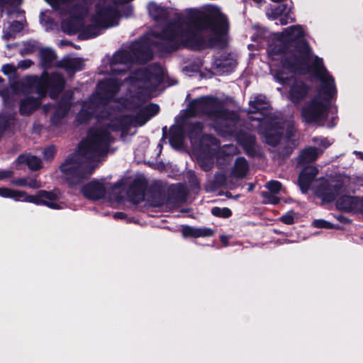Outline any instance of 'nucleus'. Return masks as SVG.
I'll list each match as a JSON object with an SVG mask.
<instances>
[{
    "instance_id": "1",
    "label": "nucleus",
    "mask_w": 363,
    "mask_h": 363,
    "mask_svg": "<svg viewBox=\"0 0 363 363\" xmlns=\"http://www.w3.org/2000/svg\"><path fill=\"white\" fill-rule=\"evenodd\" d=\"M186 19L191 26L181 33L184 47L194 51L227 47L223 37L228 33L229 23L218 8L212 6L207 11L191 9Z\"/></svg>"
},
{
    "instance_id": "2",
    "label": "nucleus",
    "mask_w": 363,
    "mask_h": 363,
    "mask_svg": "<svg viewBox=\"0 0 363 363\" xmlns=\"http://www.w3.org/2000/svg\"><path fill=\"white\" fill-rule=\"evenodd\" d=\"M113 140L108 130L99 129L79 143L77 152L69 154L59 167L69 188L74 189L89 179L95 170L94 164L84 163L83 160L106 155Z\"/></svg>"
},
{
    "instance_id": "3",
    "label": "nucleus",
    "mask_w": 363,
    "mask_h": 363,
    "mask_svg": "<svg viewBox=\"0 0 363 363\" xmlns=\"http://www.w3.org/2000/svg\"><path fill=\"white\" fill-rule=\"evenodd\" d=\"M283 34L286 39L281 38L270 44L267 52L273 60L275 56L284 55L281 66L291 72L308 59L309 43L304 38L305 32L301 25L289 26Z\"/></svg>"
},
{
    "instance_id": "4",
    "label": "nucleus",
    "mask_w": 363,
    "mask_h": 363,
    "mask_svg": "<svg viewBox=\"0 0 363 363\" xmlns=\"http://www.w3.org/2000/svg\"><path fill=\"white\" fill-rule=\"evenodd\" d=\"M337 89L332 86H320L318 95L313 97L301 108L302 121L307 124L324 121L328 117L332 100L336 96Z\"/></svg>"
},
{
    "instance_id": "5",
    "label": "nucleus",
    "mask_w": 363,
    "mask_h": 363,
    "mask_svg": "<svg viewBox=\"0 0 363 363\" xmlns=\"http://www.w3.org/2000/svg\"><path fill=\"white\" fill-rule=\"evenodd\" d=\"M65 84V79L61 74L58 72L49 74L47 71H43L40 78L36 76H28L26 82L21 83V86L23 90L35 86V92L40 96L44 97L48 94L52 99H56L64 90Z\"/></svg>"
},
{
    "instance_id": "6",
    "label": "nucleus",
    "mask_w": 363,
    "mask_h": 363,
    "mask_svg": "<svg viewBox=\"0 0 363 363\" xmlns=\"http://www.w3.org/2000/svg\"><path fill=\"white\" fill-rule=\"evenodd\" d=\"M182 23L176 21L166 24L160 31H152L151 36L158 40H152L151 45L158 49L159 51L170 54L179 48L180 44L177 38L183 30H181Z\"/></svg>"
},
{
    "instance_id": "7",
    "label": "nucleus",
    "mask_w": 363,
    "mask_h": 363,
    "mask_svg": "<svg viewBox=\"0 0 363 363\" xmlns=\"http://www.w3.org/2000/svg\"><path fill=\"white\" fill-rule=\"evenodd\" d=\"M309 57L306 60L304 64L298 65L296 69L291 71V73H298L300 74H306L309 72H313L315 77L321 82L320 86H332L336 87L334 78L328 73L326 69L323 60L318 56H315L313 61L309 65L308 62L312 58V49L309 45Z\"/></svg>"
},
{
    "instance_id": "8",
    "label": "nucleus",
    "mask_w": 363,
    "mask_h": 363,
    "mask_svg": "<svg viewBox=\"0 0 363 363\" xmlns=\"http://www.w3.org/2000/svg\"><path fill=\"white\" fill-rule=\"evenodd\" d=\"M14 200L35 205L45 206L51 209H60V206L54 201L58 199L54 191L39 190L35 195H29L24 191L16 190Z\"/></svg>"
},
{
    "instance_id": "9",
    "label": "nucleus",
    "mask_w": 363,
    "mask_h": 363,
    "mask_svg": "<svg viewBox=\"0 0 363 363\" xmlns=\"http://www.w3.org/2000/svg\"><path fill=\"white\" fill-rule=\"evenodd\" d=\"M206 116L211 118L238 122L239 115L235 111L229 110L223 101L212 95H206Z\"/></svg>"
},
{
    "instance_id": "10",
    "label": "nucleus",
    "mask_w": 363,
    "mask_h": 363,
    "mask_svg": "<svg viewBox=\"0 0 363 363\" xmlns=\"http://www.w3.org/2000/svg\"><path fill=\"white\" fill-rule=\"evenodd\" d=\"M82 6L79 4L74 5L70 10V16L68 18L61 22L62 30L69 35H74L80 33L84 27L83 15L80 12Z\"/></svg>"
},
{
    "instance_id": "11",
    "label": "nucleus",
    "mask_w": 363,
    "mask_h": 363,
    "mask_svg": "<svg viewBox=\"0 0 363 363\" xmlns=\"http://www.w3.org/2000/svg\"><path fill=\"white\" fill-rule=\"evenodd\" d=\"M118 10L113 6H96V13L91 21L102 28H108L115 25L114 21L118 18Z\"/></svg>"
},
{
    "instance_id": "12",
    "label": "nucleus",
    "mask_w": 363,
    "mask_h": 363,
    "mask_svg": "<svg viewBox=\"0 0 363 363\" xmlns=\"http://www.w3.org/2000/svg\"><path fill=\"white\" fill-rule=\"evenodd\" d=\"M284 128L278 121H266L263 125L262 135L264 143L273 147H277L284 135Z\"/></svg>"
},
{
    "instance_id": "13",
    "label": "nucleus",
    "mask_w": 363,
    "mask_h": 363,
    "mask_svg": "<svg viewBox=\"0 0 363 363\" xmlns=\"http://www.w3.org/2000/svg\"><path fill=\"white\" fill-rule=\"evenodd\" d=\"M152 79H155L157 84L163 79L162 68L159 64H155L149 68L138 69L130 76L131 82H140L144 84L150 83Z\"/></svg>"
},
{
    "instance_id": "14",
    "label": "nucleus",
    "mask_w": 363,
    "mask_h": 363,
    "mask_svg": "<svg viewBox=\"0 0 363 363\" xmlns=\"http://www.w3.org/2000/svg\"><path fill=\"white\" fill-rule=\"evenodd\" d=\"M237 140L249 157L254 158L261 155L260 149L257 145V138L255 135L240 132L237 135Z\"/></svg>"
},
{
    "instance_id": "15",
    "label": "nucleus",
    "mask_w": 363,
    "mask_h": 363,
    "mask_svg": "<svg viewBox=\"0 0 363 363\" xmlns=\"http://www.w3.org/2000/svg\"><path fill=\"white\" fill-rule=\"evenodd\" d=\"M83 196L91 201H99L105 198L106 189L102 182L93 179L81 188Z\"/></svg>"
},
{
    "instance_id": "16",
    "label": "nucleus",
    "mask_w": 363,
    "mask_h": 363,
    "mask_svg": "<svg viewBox=\"0 0 363 363\" xmlns=\"http://www.w3.org/2000/svg\"><path fill=\"white\" fill-rule=\"evenodd\" d=\"M311 86L301 79H295L289 91V98L294 106L299 105L308 96Z\"/></svg>"
},
{
    "instance_id": "17",
    "label": "nucleus",
    "mask_w": 363,
    "mask_h": 363,
    "mask_svg": "<svg viewBox=\"0 0 363 363\" xmlns=\"http://www.w3.org/2000/svg\"><path fill=\"white\" fill-rule=\"evenodd\" d=\"M249 105L252 109L248 112L249 113L260 114V117H252L251 119L252 121H262L263 118L269 117L271 114V106L264 95L259 94L255 96L253 100L250 101Z\"/></svg>"
},
{
    "instance_id": "18",
    "label": "nucleus",
    "mask_w": 363,
    "mask_h": 363,
    "mask_svg": "<svg viewBox=\"0 0 363 363\" xmlns=\"http://www.w3.org/2000/svg\"><path fill=\"white\" fill-rule=\"evenodd\" d=\"M130 51L133 61L138 64H145L153 57L150 45L145 42H135L131 44Z\"/></svg>"
},
{
    "instance_id": "19",
    "label": "nucleus",
    "mask_w": 363,
    "mask_h": 363,
    "mask_svg": "<svg viewBox=\"0 0 363 363\" xmlns=\"http://www.w3.org/2000/svg\"><path fill=\"white\" fill-rule=\"evenodd\" d=\"M343 183L340 181L334 184H321L316 191V195L325 203H332L340 194Z\"/></svg>"
},
{
    "instance_id": "20",
    "label": "nucleus",
    "mask_w": 363,
    "mask_h": 363,
    "mask_svg": "<svg viewBox=\"0 0 363 363\" xmlns=\"http://www.w3.org/2000/svg\"><path fill=\"white\" fill-rule=\"evenodd\" d=\"M147 182L144 178H136L130 184L127 194L130 200L135 204H138L144 200Z\"/></svg>"
},
{
    "instance_id": "21",
    "label": "nucleus",
    "mask_w": 363,
    "mask_h": 363,
    "mask_svg": "<svg viewBox=\"0 0 363 363\" xmlns=\"http://www.w3.org/2000/svg\"><path fill=\"white\" fill-rule=\"evenodd\" d=\"M202 154L206 156H213L219 147L220 140L212 134H203L196 143Z\"/></svg>"
},
{
    "instance_id": "22",
    "label": "nucleus",
    "mask_w": 363,
    "mask_h": 363,
    "mask_svg": "<svg viewBox=\"0 0 363 363\" xmlns=\"http://www.w3.org/2000/svg\"><path fill=\"white\" fill-rule=\"evenodd\" d=\"M99 96L102 99L111 100L120 90V84L116 79H107L99 81L97 84Z\"/></svg>"
},
{
    "instance_id": "23",
    "label": "nucleus",
    "mask_w": 363,
    "mask_h": 363,
    "mask_svg": "<svg viewBox=\"0 0 363 363\" xmlns=\"http://www.w3.org/2000/svg\"><path fill=\"white\" fill-rule=\"evenodd\" d=\"M318 170L314 166H306L299 173L298 184L301 191L306 194L310 188L311 182L315 179Z\"/></svg>"
},
{
    "instance_id": "24",
    "label": "nucleus",
    "mask_w": 363,
    "mask_h": 363,
    "mask_svg": "<svg viewBox=\"0 0 363 363\" xmlns=\"http://www.w3.org/2000/svg\"><path fill=\"white\" fill-rule=\"evenodd\" d=\"M238 65L236 60L229 57L228 55H221L216 57L213 62L212 68L219 74L231 73Z\"/></svg>"
},
{
    "instance_id": "25",
    "label": "nucleus",
    "mask_w": 363,
    "mask_h": 363,
    "mask_svg": "<svg viewBox=\"0 0 363 363\" xmlns=\"http://www.w3.org/2000/svg\"><path fill=\"white\" fill-rule=\"evenodd\" d=\"M337 206L347 212L359 209L362 211V198L342 195L337 201Z\"/></svg>"
},
{
    "instance_id": "26",
    "label": "nucleus",
    "mask_w": 363,
    "mask_h": 363,
    "mask_svg": "<svg viewBox=\"0 0 363 363\" xmlns=\"http://www.w3.org/2000/svg\"><path fill=\"white\" fill-rule=\"evenodd\" d=\"M41 105L39 98L26 96L19 101V113L23 116H28L36 111Z\"/></svg>"
},
{
    "instance_id": "27",
    "label": "nucleus",
    "mask_w": 363,
    "mask_h": 363,
    "mask_svg": "<svg viewBox=\"0 0 363 363\" xmlns=\"http://www.w3.org/2000/svg\"><path fill=\"white\" fill-rule=\"evenodd\" d=\"M148 201L152 206L157 207L162 206L166 201V194L164 188L157 184L150 186Z\"/></svg>"
},
{
    "instance_id": "28",
    "label": "nucleus",
    "mask_w": 363,
    "mask_h": 363,
    "mask_svg": "<svg viewBox=\"0 0 363 363\" xmlns=\"http://www.w3.org/2000/svg\"><path fill=\"white\" fill-rule=\"evenodd\" d=\"M187 113L190 117H196L199 115L206 116V96L191 101L188 104Z\"/></svg>"
},
{
    "instance_id": "29",
    "label": "nucleus",
    "mask_w": 363,
    "mask_h": 363,
    "mask_svg": "<svg viewBox=\"0 0 363 363\" xmlns=\"http://www.w3.org/2000/svg\"><path fill=\"white\" fill-rule=\"evenodd\" d=\"M203 128L204 125L201 121L186 123V134L192 145H196V143L202 137Z\"/></svg>"
},
{
    "instance_id": "30",
    "label": "nucleus",
    "mask_w": 363,
    "mask_h": 363,
    "mask_svg": "<svg viewBox=\"0 0 363 363\" xmlns=\"http://www.w3.org/2000/svg\"><path fill=\"white\" fill-rule=\"evenodd\" d=\"M132 123V116L124 115L112 120L108 124V128L115 132L122 131L123 133H127Z\"/></svg>"
},
{
    "instance_id": "31",
    "label": "nucleus",
    "mask_w": 363,
    "mask_h": 363,
    "mask_svg": "<svg viewBox=\"0 0 363 363\" xmlns=\"http://www.w3.org/2000/svg\"><path fill=\"white\" fill-rule=\"evenodd\" d=\"M148 11L150 16L156 22L166 21L169 16L168 9L158 5L155 2H150L148 4Z\"/></svg>"
},
{
    "instance_id": "32",
    "label": "nucleus",
    "mask_w": 363,
    "mask_h": 363,
    "mask_svg": "<svg viewBox=\"0 0 363 363\" xmlns=\"http://www.w3.org/2000/svg\"><path fill=\"white\" fill-rule=\"evenodd\" d=\"M39 57L41 67L44 69L43 71H47L52 67L53 62L57 58V55L50 48H41L39 50Z\"/></svg>"
},
{
    "instance_id": "33",
    "label": "nucleus",
    "mask_w": 363,
    "mask_h": 363,
    "mask_svg": "<svg viewBox=\"0 0 363 363\" xmlns=\"http://www.w3.org/2000/svg\"><path fill=\"white\" fill-rule=\"evenodd\" d=\"M16 162L17 164L27 165L28 167L32 171L39 170L42 167V161L37 156L31 155H20Z\"/></svg>"
},
{
    "instance_id": "34",
    "label": "nucleus",
    "mask_w": 363,
    "mask_h": 363,
    "mask_svg": "<svg viewBox=\"0 0 363 363\" xmlns=\"http://www.w3.org/2000/svg\"><path fill=\"white\" fill-rule=\"evenodd\" d=\"M318 157V149L315 147H309L305 148L301 152L298 156V164L304 165L316 160Z\"/></svg>"
},
{
    "instance_id": "35",
    "label": "nucleus",
    "mask_w": 363,
    "mask_h": 363,
    "mask_svg": "<svg viewBox=\"0 0 363 363\" xmlns=\"http://www.w3.org/2000/svg\"><path fill=\"white\" fill-rule=\"evenodd\" d=\"M101 28L95 23V22H91V23L88 26H85L84 23V27L82 28L78 38L80 40L94 38L100 35L99 29Z\"/></svg>"
},
{
    "instance_id": "36",
    "label": "nucleus",
    "mask_w": 363,
    "mask_h": 363,
    "mask_svg": "<svg viewBox=\"0 0 363 363\" xmlns=\"http://www.w3.org/2000/svg\"><path fill=\"white\" fill-rule=\"evenodd\" d=\"M249 170V164L247 160L243 157H238L235 162L233 174L237 178H243Z\"/></svg>"
},
{
    "instance_id": "37",
    "label": "nucleus",
    "mask_w": 363,
    "mask_h": 363,
    "mask_svg": "<svg viewBox=\"0 0 363 363\" xmlns=\"http://www.w3.org/2000/svg\"><path fill=\"white\" fill-rule=\"evenodd\" d=\"M227 121L218 122L215 124V130L222 137L232 136L235 132V123L237 122H233L234 124H230Z\"/></svg>"
},
{
    "instance_id": "38",
    "label": "nucleus",
    "mask_w": 363,
    "mask_h": 363,
    "mask_svg": "<svg viewBox=\"0 0 363 363\" xmlns=\"http://www.w3.org/2000/svg\"><path fill=\"white\" fill-rule=\"evenodd\" d=\"M184 140V129L182 127H172L169 130V141L172 147L180 146Z\"/></svg>"
},
{
    "instance_id": "39",
    "label": "nucleus",
    "mask_w": 363,
    "mask_h": 363,
    "mask_svg": "<svg viewBox=\"0 0 363 363\" xmlns=\"http://www.w3.org/2000/svg\"><path fill=\"white\" fill-rule=\"evenodd\" d=\"M57 66L74 72H79L83 69L84 64L80 58H68L64 60L62 64H59Z\"/></svg>"
},
{
    "instance_id": "40",
    "label": "nucleus",
    "mask_w": 363,
    "mask_h": 363,
    "mask_svg": "<svg viewBox=\"0 0 363 363\" xmlns=\"http://www.w3.org/2000/svg\"><path fill=\"white\" fill-rule=\"evenodd\" d=\"M113 62L114 63L127 65L133 62V57L131 54V51L121 50L116 52L113 55Z\"/></svg>"
},
{
    "instance_id": "41",
    "label": "nucleus",
    "mask_w": 363,
    "mask_h": 363,
    "mask_svg": "<svg viewBox=\"0 0 363 363\" xmlns=\"http://www.w3.org/2000/svg\"><path fill=\"white\" fill-rule=\"evenodd\" d=\"M211 213L213 216L218 218H230L233 213L232 211L228 207L220 208L218 206H215L211 208Z\"/></svg>"
},
{
    "instance_id": "42",
    "label": "nucleus",
    "mask_w": 363,
    "mask_h": 363,
    "mask_svg": "<svg viewBox=\"0 0 363 363\" xmlns=\"http://www.w3.org/2000/svg\"><path fill=\"white\" fill-rule=\"evenodd\" d=\"M68 113H65L63 111H60V109L55 108V111L50 116V123L55 125L57 126L62 124L63 119L67 116Z\"/></svg>"
},
{
    "instance_id": "43",
    "label": "nucleus",
    "mask_w": 363,
    "mask_h": 363,
    "mask_svg": "<svg viewBox=\"0 0 363 363\" xmlns=\"http://www.w3.org/2000/svg\"><path fill=\"white\" fill-rule=\"evenodd\" d=\"M71 99V96H62L58 101L56 108L68 113L72 106Z\"/></svg>"
},
{
    "instance_id": "44",
    "label": "nucleus",
    "mask_w": 363,
    "mask_h": 363,
    "mask_svg": "<svg viewBox=\"0 0 363 363\" xmlns=\"http://www.w3.org/2000/svg\"><path fill=\"white\" fill-rule=\"evenodd\" d=\"M150 119V117L142 108L137 112L133 118L132 117L133 122L140 126L144 125Z\"/></svg>"
},
{
    "instance_id": "45",
    "label": "nucleus",
    "mask_w": 363,
    "mask_h": 363,
    "mask_svg": "<svg viewBox=\"0 0 363 363\" xmlns=\"http://www.w3.org/2000/svg\"><path fill=\"white\" fill-rule=\"evenodd\" d=\"M38 49V43L35 41H26L23 43V48L21 51L22 55H28L34 53Z\"/></svg>"
},
{
    "instance_id": "46",
    "label": "nucleus",
    "mask_w": 363,
    "mask_h": 363,
    "mask_svg": "<svg viewBox=\"0 0 363 363\" xmlns=\"http://www.w3.org/2000/svg\"><path fill=\"white\" fill-rule=\"evenodd\" d=\"M182 233L184 238H199V229L190 225H182Z\"/></svg>"
},
{
    "instance_id": "47",
    "label": "nucleus",
    "mask_w": 363,
    "mask_h": 363,
    "mask_svg": "<svg viewBox=\"0 0 363 363\" xmlns=\"http://www.w3.org/2000/svg\"><path fill=\"white\" fill-rule=\"evenodd\" d=\"M288 5L286 4H281L277 6L272 9V15L274 19H277L280 16L285 14L289 10Z\"/></svg>"
},
{
    "instance_id": "48",
    "label": "nucleus",
    "mask_w": 363,
    "mask_h": 363,
    "mask_svg": "<svg viewBox=\"0 0 363 363\" xmlns=\"http://www.w3.org/2000/svg\"><path fill=\"white\" fill-rule=\"evenodd\" d=\"M147 115L151 118L160 112V106L157 104L150 103L142 108Z\"/></svg>"
},
{
    "instance_id": "49",
    "label": "nucleus",
    "mask_w": 363,
    "mask_h": 363,
    "mask_svg": "<svg viewBox=\"0 0 363 363\" xmlns=\"http://www.w3.org/2000/svg\"><path fill=\"white\" fill-rule=\"evenodd\" d=\"M282 184L280 182L277 180H271L266 184V187L271 194H277L281 189Z\"/></svg>"
},
{
    "instance_id": "50",
    "label": "nucleus",
    "mask_w": 363,
    "mask_h": 363,
    "mask_svg": "<svg viewBox=\"0 0 363 363\" xmlns=\"http://www.w3.org/2000/svg\"><path fill=\"white\" fill-rule=\"evenodd\" d=\"M313 226L317 228L333 229V224L323 219L314 220Z\"/></svg>"
},
{
    "instance_id": "51",
    "label": "nucleus",
    "mask_w": 363,
    "mask_h": 363,
    "mask_svg": "<svg viewBox=\"0 0 363 363\" xmlns=\"http://www.w3.org/2000/svg\"><path fill=\"white\" fill-rule=\"evenodd\" d=\"M294 211L293 210L287 212L286 213L282 215L279 218V220L281 221L283 223L286 225H292L295 223L294 219Z\"/></svg>"
},
{
    "instance_id": "52",
    "label": "nucleus",
    "mask_w": 363,
    "mask_h": 363,
    "mask_svg": "<svg viewBox=\"0 0 363 363\" xmlns=\"http://www.w3.org/2000/svg\"><path fill=\"white\" fill-rule=\"evenodd\" d=\"M133 7L132 5L123 6L120 10H118V17H130L133 15Z\"/></svg>"
},
{
    "instance_id": "53",
    "label": "nucleus",
    "mask_w": 363,
    "mask_h": 363,
    "mask_svg": "<svg viewBox=\"0 0 363 363\" xmlns=\"http://www.w3.org/2000/svg\"><path fill=\"white\" fill-rule=\"evenodd\" d=\"M291 9H289L288 11L285 14L279 16V21L281 25L285 26L289 22L293 23L295 21V18L291 16Z\"/></svg>"
},
{
    "instance_id": "54",
    "label": "nucleus",
    "mask_w": 363,
    "mask_h": 363,
    "mask_svg": "<svg viewBox=\"0 0 363 363\" xmlns=\"http://www.w3.org/2000/svg\"><path fill=\"white\" fill-rule=\"evenodd\" d=\"M226 177L223 173L217 172L214 176V184L218 186H223L226 182Z\"/></svg>"
},
{
    "instance_id": "55",
    "label": "nucleus",
    "mask_w": 363,
    "mask_h": 363,
    "mask_svg": "<svg viewBox=\"0 0 363 363\" xmlns=\"http://www.w3.org/2000/svg\"><path fill=\"white\" fill-rule=\"evenodd\" d=\"M2 72L5 75H16V67L12 64H6L2 66Z\"/></svg>"
},
{
    "instance_id": "56",
    "label": "nucleus",
    "mask_w": 363,
    "mask_h": 363,
    "mask_svg": "<svg viewBox=\"0 0 363 363\" xmlns=\"http://www.w3.org/2000/svg\"><path fill=\"white\" fill-rule=\"evenodd\" d=\"M9 29L15 35L23 29V25L21 21H13L9 26Z\"/></svg>"
},
{
    "instance_id": "57",
    "label": "nucleus",
    "mask_w": 363,
    "mask_h": 363,
    "mask_svg": "<svg viewBox=\"0 0 363 363\" xmlns=\"http://www.w3.org/2000/svg\"><path fill=\"white\" fill-rule=\"evenodd\" d=\"M15 191L6 187H0V196L14 199Z\"/></svg>"
},
{
    "instance_id": "58",
    "label": "nucleus",
    "mask_w": 363,
    "mask_h": 363,
    "mask_svg": "<svg viewBox=\"0 0 363 363\" xmlns=\"http://www.w3.org/2000/svg\"><path fill=\"white\" fill-rule=\"evenodd\" d=\"M56 150L54 145H50L45 148L43 151L44 157L46 160H51L54 157Z\"/></svg>"
},
{
    "instance_id": "59",
    "label": "nucleus",
    "mask_w": 363,
    "mask_h": 363,
    "mask_svg": "<svg viewBox=\"0 0 363 363\" xmlns=\"http://www.w3.org/2000/svg\"><path fill=\"white\" fill-rule=\"evenodd\" d=\"M199 229V238L211 237L214 234V231L210 228H201Z\"/></svg>"
},
{
    "instance_id": "60",
    "label": "nucleus",
    "mask_w": 363,
    "mask_h": 363,
    "mask_svg": "<svg viewBox=\"0 0 363 363\" xmlns=\"http://www.w3.org/2000/svg\"><path fill=\"white\" fill-rule=\"evenodd\" d=\"M264 196L268 199L269 203L277 205L280 202V199L273 195V194L264 193Z\"/></svg>"
},
{
    "instance_id": "61",
    "label": "nucleus",
    "mask_w": 363,
    "mask_h": 363,
    "mask_svg": "<svg viewBox=\"0 0 363 363\" xmlns=\"http://www.w3.org/2000/svg\"><path fill=\"white\" fill-rule=\"evenodd\" d=\"M27 186L33 189H37L41 187V184L40 182L37 181L35 179L28 178Z\"/></svg>"
},
{
    "instance_id": "62",
    "label": "nucleus",
    "mask_w": 363,
    "mask_h": 363,
    "mask_svg": "<svg viewBox=\"0 0 363 363\" xmlns=\"http://www.w3.org/2000/svg\"><path fill=\"white\" fill-rule=\"evenodd\" d=\"M33 64L31 60H23L18 63V67L26 69L29 68Z\"/></svg>"
},
{
    "instance_id": "63",
    "label": "nucleus",
    "mask_w": 363,
    "mask_h": 363,
    "mask_svg": "<svg viewBox=\"0 0 363 363\" xmlns=\"http://www.w3.org/2000/svg\"><path fill=\"white\" fill-rule=\"evenodd\" d=\"M79 121H88L91 118V113L88 111L82 109L79 116Z\"/></svg>"
},
{
    "instance_id": "64",
    "label": "nucleus",
    "mask_w": 363,
    "mask_h": 363,
    "mask_svg": "<svg viewBox=\"0 0 363 363\" xmlns=\"http://www.w3.org/2000/svg\"><path fill=\"white\" fill-rule=\"evenodd\" d=\"M13 184L18 186H27L28 178H19L13 182Z\"/></svg>"
}]
</instances>
